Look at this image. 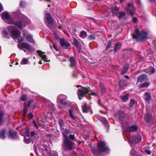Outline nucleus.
Returning a JSON list of instances; mask_svg holds the SVG:
<instances>
[{
  "label": "nucleus",
  "mask_w": 156,
  "mask_h": 156,
  "mask_svg": "<svg viewBox=\"0 0 156 156\" xmlns=\"http://www.w3.org/2000/svg\"><path fill=\"white\" fill-rule=\"evenodd\" d=\"M147 33L144 30L140 32L138 29L135 30V32L133 34V37L136 39L137 42H141L147 39Z\"/></svg>",
  "instance_id": "f257e3e1"
},
{
  "label": "nucleus",
  "mask_w": 156,
  "mask_h": 156,
  "mask_svg": "<svg viewBox=\"0 0 156 156\" xmlns=\"http://www.w3.org/2000/svg\"><path fill=\"white\" fill-rule=\"evenodd\" d=\"M86 94L90 95H93L95 96L98 95L97 94L92 92L90 90L89 87H82V89H79L78 90L77 95L79 99L81 100L82 98Z\"/></svg>",
  "instance_id": "f03ea898"
},
{
  "label": "nucleus",
  "mask_w": 156,
  "mask_h": 156,
  "mask_svg": "<svg viewBox=\"0 0 156 156\" xmlns=\"http://www.w3.org/2000/svg\"><path fill=\"white\" fill-rule=\"evenodd\" d=\"M23 21L24 22L22 23L20 21H17L15 22L14 24L20 29H22L23 26L28 25L30 22V20L26 17H24Z\"/></svg>",
  "instance_id": "7ed1b4c3"
},
{
  "label": "nucleus",
  "mask_w": 156,
  "mask_h": 156,
  "mask_svg": "<svg viewBox=\"0 0 156 156\" xmlns=\"http://www.w3.org/2000/svg\"><path fill=\"white\" fill-rule=\"evenodd\" d=\"M1 17L4 23L10 24V14L9 12H3L1 14Z\"/></svg>",
  "instance_id": "20e7f679"
},
{
  "label": "nucleus",
  "mask_w": 156,
  "mask_h": 156,
  "mask_svg": "<svg viewBox=\"0 0 156 156\" xmlns=\"http://www.w3.org/2000/svg\"><path fill=\"white\" fill-rule=\"evenodd\" d=\"M63 146L67 149L71 151L73 149V144L68 138H66L63 141Z\"/></svg>",
  "instance_id": "39448f33"
},
{
  "label": "nucleus",
  "mask_w": 156,
  "mask_h": 156,
  "mask_svg": "<svg viewBox=\"0 0 156 156\" xmlns=\"http://www.w3.org/2000/svg\"><path fill=\"white\" fill-rule=\"evenodd\" d=\"M98 150L99 152H106L108 150V148L106 146L105 142H100L98 144Z\"/></svg>",
  "instance_id": "423d86ee"
},
{
  "label": "nucleus",
  "mask_w": 156,
  "mask_h": 156,
  "mask_svg": "<svg viewBox=\"0 0 156 156\" xmlns=\"http://www.w3.org/2000/svg\"><path fill=\"white\" fill-rule=\"evenodd\" d=\"M18 46L20 49L21 50H23L24 48H25L26 50L29 51L31 49L30 45L27 43H19L18 44Z\"/></svg>",
  "instance_id": "0eeeda50"
},
{
  "label": "nucleus",
  "mask_w": 156,
  "mask_h": 156,
  "mask_svg": "<svg viewBox=\"0 0 156 156\" xmlns=\"http://www.w3.org/2000/svg\"><path fill=\"white\" fill-rule=\"evenodd\" d=\"M8 137L10 136V131H7L6 129H3L0 132V138L2 139H5L7 136Z\"/></svg>",
  "instance_id": "6e6552de"
},
{
  "label": "nucleus",
  "mask_w": 156,
  "mask_h": 156,
  "mask_svg": "<svg viewBox=\"0 0 156 156\" xmlns=\"http://www.w3.org/2000/svg\"><path fill=\"white\" fill-rule=\"evenodd\" d=\"M46 19L47 22L48 23L49 25H47V26L50 29H53V27L52 26V24L53 22V20L51 17L49 13H47L46 14Z\"/></svg>",
  "instance_id": "1a4fd4ad"
},
{
  "label": "nucleus",
  "mask_w": 156,
  "mask_h": 156,
  "mask_svg": "<svg viewBox=\"0 0 156 156\" xmlns=\"http://www.w3.org/2000/svg\"><path fill=\"white\" fill-rule=\"evenodd\" d=\"M127 10V12L130 14L131 16L133 15L135 12V8L132 3L128 4Z\"/></svg>",
  "instance_id": "9d476101"
},
{
  "label": "nucleus",
  "mask_w": 156,
  "mask_h": 156,
  "mask_svg": "<svg viewBox=\"0 0 156 156\" xmlns=\"http://www.w3.org/2000/svg\"><path fill=\"white\" fill-rule=\"evenodd\" d=\"M23 35L25 37L27 41L31 43H34V41L33 40L32 36L28 33L26 32H23Z\"/></svg>",
  "instance_id": "9b49d317"
},
{
  "label": "nucleus",
  "mask_w": 156,
  "mask_h": 156,
  "mask_svg": "<svg viewBox=\"0 0 156 156\" xmlns=\"http://www.w3.org/2000/svg\"><path fill=\"white\" fill-rule=\"evenodd\" d=\"M115 117L119 120H121L124 118V113L122 111H119L115 114Z\"/></svg>",
  "instance_id": "f8f14e48"
},
{
  "label": "nucleus",
  "mask_w": 156,
  "mask_h": 156,
  "mask_svg": "<svg viewBox=\"0 0 156 156\" xmlns=\"http://www.w3.org/2000/svg\"><path fill=\"white\" fill-rule=\"evenodd\" d=\"M141 137L139 135L137 137H136L134 140H132L130 139H128V143H129L130 145L131 146L132 144H134L140 141L141 140Z\"/></svg>",
  "instance_id": "ddd939ff"
},
{
  "label": "nucleus",
  "mask_w": 156,
  "mask_h": 156,
  "mask_svg": "<svg viewBox=\"0 0 156 156\" xmlns=\"http://www.w3.org/2000/svg\"><path fill=\"white\" fill-rule=\"evenodd\" d=\"M60 45L65 48H67L70 46V44L66 41H65L63 39H60Z\"/></svg>",
  "instance_id": "4468645a"
},
{
  "label": "nucleus",
  "mask_w": 156,
  "mask_h": 156,
  "mask_svg": "<svg viewBox=\"0 0 156 156\" xmlns=\"http://www.w3.org/2000/svg\"><path fill=\"white\" fill-rule=\"evenodd\" d=\"M58 100L57 101L59 100L61 104L63 105H65L66 103V100L67 98L66 96L63 95H61L58 97Z\"/></svg>",
  "instance_id": "2eb2a0df"
},
{
  "label": "nucleus",
  "mask_w": 156,
  "mask_h": 156,
  "mask_svg": "<svg viewBox=\"0 0 156 156\" xmlns=\"http://www.w3.org/2000/svg\"><path fill=\"white\" fill-rule=\"evenodd\" d=\"M60 130L64 136V138H68L67 135L71 133L70 131L67 129H64V128L61 129Z\"/></svg>",
  "instance_id": "dca6fc26"
},
{
  "label": "nucleus",
  "mask_w": 156,
  "mask_h": 156,
  "mask_svg": "<svg viewBox=\"0 0 156 156\" xmlns=\"http://www.w3.org/2000/svg\"><path fill=\"white\" fill-rule=\"evenodd\" d=\"M144 119L145 121L147 122H150L153 120L151 115L150 114H146L145 115Z\"/></svg>",
  "instance_id": "f3484780"
},
{
  "label": "nucleus",
  "mask_w": 156,
  "mask_h": 156,
  "mask_svg": "<svg viewBox=\"0 0 156 156\" xmlns=\"http://www.w3.org/2000/svg\"><path fill=\"white\" fill-rule=\"evenodd\" d=\"M147 76L145 74H143L139 76L137 78V83L142 82L147 80Z\"/></svg>",
  "instance_id": "a211bd4d"
},
{
  "label": "nucleus",
  "mask_w": 156,
  "mask_h": 156,
  "mask_svg": "<svg viewBox=\"0 0 156 156\" xmlns=\"http://www.w3.org/2000/svg\"><path fill=\"white\" fill-rule=\"evenodd\" d=\"M37 53L38 54V55L40 57L42 58V59H43L44 61L48 62V61L46 59V55H45V53L43 52H42L40 50H37Z\"/></svg>",
  "instance_id": "6ab92c4d"
},
{
  "label": "nucleus",
  "mask_w": 156,
  "mask_h": 156,
  "mask_svg": "<svg viewBox=\"0 0 156 156\" xmlns=\"http://www.w3.org/2000/svg\"><path fill=\"white\" fill-rule=\"evenodd\" d=\"M20 32L17 30H13L12 31L11 36L13 38H16L20 34Z\"/></svg>",
  "instance_id": "aec40b11"
},
{
  "label": "nucleus",
  "mask_w": 156,
  "mask_h": 156,
  "mask_svg": "<svg viewBox=\"0 0 156 156\" xmlns=\"http://www.w3.org/2000/svg\"><path fill=\"white\" fill-rule=\"evenodd\" d=\"M128 130L131 132H135L138 129V127L136 125H132L127 127Z\"/></svg>",
  "instance_id": "412c9836"
},
{
  "label": "nucleus",
  "mask_w": 156,
  "mask_h": 156,
  "mask_svg": "<svg viewBox=\"0 0 156 156\" xmlns=\"http://www.w3.org/2000/svg\"><path fill=\"white\" fill-rule=\"evenodd\" d=\"M129 65L128 64H125L124 65L123 69L121 70L120 73L122 75H123L125 74L126 73V72L127 71L128 69L129 68Z\"/></svg>",
  "instance_id": "4be33fe9"
},
{
  "label": "nucleus",
  "mask_w": 156,
  "mask_h": 156,
  "mask_svg": "<svg viewBox=\"0 0 156 156\" xmlns=\"http://www.w3.org/2000/svg\"><path fill=\"white\" fill-rule=\"evenodd\" d=\"M110 9L112 12L116 16L118 15L119 9L117 7L113 6L110 8Z\"/></svg>",
  "instance_id": "5701e85b"
},
{
  "label": "nucleus",
  "mask_w": 156,
  "mask_h": 156,
  "mask_svg": "<svg viewBox=\"0 0 156 156\" xmlns=\"http://www.w3.org/2000/svg\"><path fill=\"white\" fill-rule=\"evenodd\" d=\"M121 43L120 42H117L115 45V47L114 48V51L115 52L119 50L121 48Z\"/></svg>",
  "instance_id": "b1692460"
},
{
  "label": "nucleus",
  "mask_w": 156,
  "mask_h": 156,
  "mask_svg": "<svg viewBox=\"0 0 156 156\" xmlns=\"http://www.w3.org/2000/svg\"><path fill=\"white\" fill-rule=\"evenodd\" d=\"M90 107L88 106L86 104H85L83 106H82V111L84 113H87L88 110L90 109Z\"/></svg>",
  "instance_id": "393cba45"
},
{
  "label": "nucleus",
  "mask_w": 156,
  "mask_h": 156,
  "mask_svg": "<svg viewBox=\"0 0 156 156\" xmlns=\"http://www.w3.org/2000/svg\"><path fill=\"white\" fill-rule=\"evenodd\" d=\"M126 82L124 80H121L119 83V86L121 88H123L126 85Z\"/></svg>",
  "instance_id": "a878e982"
},
{
  "label": "nucleus",
  "mask_w": 156,
  "mask_h": 156,
  "mask_svg": "<svg viewBox=\"0 0 156 156\" xmlns=\"http://www.w3.org/2000/svg\"><path fill=\"white\" fill-rule=\"evenodd\" d=\"M144 97L145 98V100L147 101H150L151 99V95L149 93L147 92L145 93L144 94Z\"/></svg>",
  "instance_id": "bb28decb"
},
{
  "label": "nucleus",
  "mask_w": 156,
  "mask_h": 156,
  "mask_svg": "<svg viewBox=\"0 0 156 156\" xmlns=\"http://www.w3.org/2000/svg\"><path fill=\"white\" fill-rule=\"evenodd\" d=\"M70 66L73 67L75 65V59L73 57H70Z\"/></svg>",
  "instance_id": "cd10ccee"
},
{
  "label": "nucleus",
  "mask_w": 156,
  "mask_h": 156,
  "mask_svg": "<svg viewBox=\"0 0 156 156\" xmlns=\"http://www.w3.org/2000/svg\"><path fill=\"white\" fill-rule=\"evenodd\" d=\"M58 123L60 127V129L63 128V126H65V124L63 120L62 119H60L58 120Z\"/></svg>",
  "instance_id": "c85d7f7f"
},
{
  "label": "nucleus",
  "mask_w": 156,
  "mask_h": 156,
  "mask_svg": "<svg viewBox=\"0 0 156 156\" xmlns=\"http://www.w3.org/2000/svg\"><path fill=\"white\" fill-rule=\"evenodd\" d=\"M150 84V83L148 82H145L142 83L140 86V88H144L148 87Z\"/></svg>",
  "instance_id": "c756f323"
},
{
  "label": "nucleus",
  "mask_w": 156,
  "mask_h": 156,
  "mask_svg": "<svg viewBox=\"0 0 156 156\" xmlns=\"http://www.w3.org/2000/svg\"><path fill=\"white\" fill-rule=\"evenodd\" d=\"M37 135V134L35 133L34 132L32 131L30 133V137L32 140V141H34L36 136Z\"/></svg>",
  "instance_id": "7c9ffc66"
},
{
  "label": "nucleus",
  "mask_w": 156,
  "mask_h": 156,
  "mask_svg": "<svg viewBox=\"0 0 156 156\" xmlns=\"http://www.w3.org/2000/svg\"><path fill=\"white\" fill-rule=\"evenodd\" d=\"M128 99L129 95L128 94H126L123 95L121 98L122 100L124 101H128Z\"/></svg>",
  "instance_id": "2f4dec72"
},
{
  "label": "nucleus",
  "mask_w": 156,
  "mask_h": 156,
  "mask_svg": "<svg viewBox=\"0 0 156 156\" xmlns=\"http://www.w3.org/2000/svg\"><path fill=\"white\" fill-rule=\"evenodd\" d=\"M16 136V133L14 131H10V138L14 139Z\"/></svg>",
  "instance_id": "473e14b6"
},
{
  "label": "nucleus",
  "mask_w": 156,
  "mask_h": 156,
  "mask_svg": "<svg viewBox=\"0 0 156 156\" xmlns=\"http://www.w3.org/2000/svg\"><path fill=\"white\" fill-rule=\"evenodd\" d=\"M4 113L2 111H0V126L2 125L3 122V116Z\"/></svg>",
  "instance_id": "72a5a7b5"
},
{
  "label": "nucleus",
  "mask_w": 156,
  "mask_h": 156,
  "mask_svg": "<svg viewBox=\"0 0 156 156\" xmlns=\"http://www.w3.org/2000/svg\"><path fill=\"white\" fill-rule=\"evenodd\" d=\"M101 88V91L103 93H104L105 92L106 90L105 89L104 85L101 82L99 84Z\"/></svg>",
  "instance_id": "f704fd0d"
},
{
  "label": "nucleus",
  "mask_w": 156,
  "mask_h": 156,
  "mask_svg": "<svg viewBox=\"0 0 156 156\" xmlns=\"http://www.w3.org/2000/svg\"><path fill=\"white\" fill-rule=\"evenodd\" d=\"M126 15L125 12L124 11L120 12H119L118 17L119 19H121Z\"/></svg>",
  "instance_id": "c9c22d12"
},
{
  "label": "nucleus",
  "mask_w": 156,
  "mask_h": 156,
  "mask_svg": "<svg viewBox=\"0 0 156 156\" xmlns=\"http://www.w3.org/2000/svg\"><path fill=\"white\" fill-rule=\"evenodd\" d=\"M87 34V33L86 31L83 30L81 32L80 37L82 38H84Z\"/></svg>",
  "instance_id": "e433bc0d"
},
{
  "label": "nucleus",
  "mask_w": 156,
  "mask_h": 156,
  "mask_svg": "<svg viewBox=\"0 0 156 156\" xmlns=\"http://www.w3.org/2000/svg\"><path fill=\"white\" fill-rule=\"evenodd\" d=\"M95 35H90L88 37V39L89 40H94L95 39Z\"/></svg>",
  "instance_id": "4c0bfd02"
},
{
  "label": "nucleus",
  "mask_w": 156,
  "mask_h": 156,
  "mask_svg": "<svg viewBox=\"0 0 156 156\" xmlns=\"http://www.w3.org/2000/svg\"><path fill=\"white\" fill-rule=\"evenodd\" d=\"M73 43L74 45L76 47H78L79 46V42L77 40L76 38L73 39Z\"/></svg>",
  "instance_id": "58836bf2"
},
{
  "label": "nucleus",
  "mask_w": 156,
  "mask_h": 156,
  "mask_svg": "<svg viewBox=\"0 0 156 156\" xmlns=\"http://www.w3.org/2000/svg\"><path fill=\"white\" fill-rule=\"evenodd\" d=\"M69 116L71 118V119L73 120H74L75 119V117L73 115L71 110H69Z\"/></svg>",
  "instance_id": "ea45409f"
},
{
  "label": "nucleus",
  "mask_w": 156,
  "mask_h": 156,
  "mask_svg": "<svg viewBox=\"0 0 156 156\" xmlns=\"http://www.w3.org/2000/svg\"><path fill=\"white\" fill-rule=\"evenodd\" d=\"M136 153V151L134 149V148H133L131 150L130 152V154L132 156H135Z\"/></svg>",
  "instance_id": "a19ab883"
},
{
  "label": "nucleus",
  "mask_w": 156,
  "mask_h": 156,
  "mask_svg": "<svg viewBox=\"0 0 156 156\" xmlns=\"http://www.w3.org/2000/svg\"><path fill=\"white\" fill-rule=\"evenodd\" d=\"M104 125L106 126L107 128L109 127V124L107 120L106 119H104L103 121H102Z\"/></svg>",
  "instance_id": "79ce46f5"
},
{
  "label": "nucleus",
  "mask_w": 156,
  "mask_h": 156,
  "mask_svg": "<svg viewBox=\"0 0 156 156\" xmlns=\"http://www.w3.org/2000/svg\"><path fill=\"white\" fill-rule=\"evenodd\" d=\"M135 103V101L134 99H132L130 100L129 103V106L130 107H132L134 105Z\"/></svg>",
  "instance_id": "37998d69"
},
{
  "label": "nucleus",
  "mask_w": 156,
  "mask_h": 156,
  "mask_svg": "<svg viewBox=\"0 0 156 156\" xmlns=\"http://www.w3.org/2000/svg\"><path fill=\"white\" fill-rule=\"evenodd\" d=\"M24 142L27 144H28L30 143L31 141H32L33 142V141H32V140L31 139H26L25 138H24Z\"/></svg>",
  "instance_id": "c03bdc74"
},
{
  "label": "nucleus",
  "mask_w": 156,
  "mask_h": 156,
  "mask_svg": "<svg viewBox=\"0 0 156 156\" xmlns=\"http://www.w3.org/2000/svg\"><path fill=\"white\" fill-rule=\"evenodd\" d=\"M20 99L23 101H24L27 99V97L26 95H23L20 98Z\"/></svg>",
  "instance_id": "a18cd8bd"
},
{
  "label": "nucleus",
  "mask_w": 156,
  "mask_h": 156,
  "mask_svg": "<svg viewBox=\"0 0 156 156\" xmlns=\"http://www.w3.org/2000/svg\"><path fill=\"white\" fill-rule=\"evenodd\" d=\"M28 62V60L26 58H24L23 59L21 62V64H26Z\"/></svg>",
  "instance_id": "49530a36"
},
{
  "label": "nucleus",
  "mask_w": 156,
  "mask_h": 156,
  "mask_svg": "<svg viewBox=\"0 0 156 156\" xmlns=\"http://www.w3.org/2000/svg\"><path fill=\"white\" fill-rule=\"evenodd\" d=\"M27 111H28V109L27 108L25 107L23 108V115L24 116H25L26 115Z\"/></svg>",
  "instance_id": "de8ad7c7"
},
{
  "label": "nucleus",
  "mask_w": 156,
  "mask_h": 156,
  "mask_svg": "<svg viewBox=\"0 0 156 156\" xmlns=\"http://www.w3.org/2000/svg\"><path fill=\"white\" fill-rule=\"evenodd\" d=\"M8 33L6 31H5V30H4L3 31V36L5 37V38H8V37H7V36L8 35Z\"/></svg>",
  "instance_id": "09e8293b"
},
{
  "label": "nucleus",
  "mask_w": 156,
  "mask_h": 156,
  "mask_svg": "<svg viewBox=\"0 0 156 156\" xmlns=\"http://www.w3.org/2000/svg\"><path fill=\"white\" fill-rule=\"evenodd\" d=\"M112 44V41H109L108 42V45L107 46L106 48L108 49H109L111 46Z\"/></svg>",
  "instance_id": "8fccbe9b"
},
{
  "label": "nucleus",
  "mask_w": 156,
  "mask_h": 156,
  "mask_svg": "<svg viewBox=\"0 0 156 156\" xmlns=\"http://www.w3.org/2000/svg\"><path fill=\"white\" fill-rule=\"evenodd\" d=\"M144 152L148 155H150L151 153V151L147 149H145L144 150Z\"/></svg>",
  "instance_id": "3c124183"
},
{
  "label": "nucleus",
  "mask_w": 156,
  "mask_h": 156,
  "mask_svg": "<svg viewBox=\"0 0 156 156\" xmlns=\"http://www.w3.org/2000/svg\"><path fill=\"white\" fill-rule=\"evenodd\" d=\"M33 123L34 125V126L37 129H38V125L34 120H33Z\"/></svg>",
  "instance_id": "603ef678"
},
{
  "label": "nucleus",
  "mask_w": 156,
  "mask_h": 156,
  "mask_svg": "<svg viewBox=\"0 0 156 156\" xmlns=\"http://www.w3.org/2000/svg\"><path fill=\"white\" fill-rule=\"evenodd\" d=\"M25 5V3L24 2L21 1L20 2V7H24Z\"/></svg>",
  "instance_id": "864d4df0"
},
{
  "label": "nucleus",
  "mask_w": 156,
  "mask_h": 156,
  "mask_svg": "<svg viewBox=\"0 0 156 156\" xmlns=\"http://www.w3.org/2000/svg\"><path fill=\"white\" fill-rule=\"evenodd\" d=\"M24 38L22 37H20L18 38V41L21 42L24 41Z\"/></svg>",
  "instance_id": "5fc2aeb1"
},
{
  "label": "nucleus",
  "mask_w": 156,
  "mask_h": 156,
  "mask_svg": "<svg viewBox=\"0 0 156 156\" xmlns=\"http://www.w3.org/2000/svg\"><path fill=\"white\" fill-rule=\"evenodd\" d=\"M4 9V8L2 5L1 3H0V12L3 11Z\"/></svg>",
  "instance_id": "6e6d98bb"
},
{
  "label": "nucleus",
  "mask_w": 156,
  "mask_h": 156,
  "mask_svg": "<svg viewBox=\"0 0 156 156\" xmlns=\"http://www.w3.org/2000/svg\"><path fill=\"white\" fill-rule=\"evenodd\" d=\"M54 35L55 36V38L57 40H60V37L56 33L54 34Z\"/></svg>",
  "instance_id": "4d7b16f0"
},
{
  "label": "nucleus",
  "mask_w": 156,
  "mask_h": 156,
  "mask_svg": "<svg viewBox=\"0 0 156 156\" xmlns=\"http://www.w3.org/2000/svg\"><path fill=\"white\" fill-rule=\"evenodd\" d=\"M132 20L134 23H135L137 22V19L136 17H133Z\"/></svg>",
  "instance_id": "13d9d810"
},
{
  "label": "nucleus",
  "mask_w": 156,
  "mask_h": 156,
  "mask_svg": "<svg viewBox=\"0 0 156 156\" xmlns=\"http://www.w3.org/2000/svg\"><path fill=\"white\" fill-rule=\"evenodd\" d=\"M69 137L70 139L73 140L74 139V135H69Z\"/></svg>",
  "instance_id": "bf43d9fd"
},
{
  "label": "nucleus",
  "mask_w": 156,
  "mask_h": 156,
  "mask_svg": "<svg viewBox=\"0 0 156 156\" xmlns=\"http://www.w3.org/2000/svg\"><path fill=\"white\" fill-rule=\"evenodd\" d=\"M29 117L30 119H32L33 118V115L31 113H30L29 114Z\"/></svg>",
  "instance_id": "052dcab7"
},
{
  "label": "nucleus",
  "mask_w": 156,
  "mask_h": 156,
  "mask_svg": "<svg viewBox=\"0 0 156 156\" xmlns=\"http://www.w3.org/2000/svg\"><path fill=\"white\" fill-rule=\"evenodd\" d=\"M151 74H153L155 73V70L154 68L151 67Z\"/></svg>",
  "instance_id": "680f3d73"
},
{
  "label": "nucleus",
  "mask_w": 156,
  "mask_h": 156,
  "mask_svg": "<svg viewBox=\"0 0 156 156\" xmlns=\"http://www.w3.org/2000/svg\"><path fill=\"white\" fill-rule=\"evenodd\" d=\"M33 101L32 100H30L29 101L28 103V107H29Z\"/></svg>",
  "instance_id": "e2e57ef3"
},
{
  "label": "nucleus",
  "mask_w": 156,
  "mask_h": 156,
  "mask_svg": "<svg viewBox=\"0 0 156 156\" xmlns=\"http://www.w3.org/2000/svg\"><path fill=\"white\" fill-rule=\"evenodd\" d=\"M53 47L56 51H58L57 48L55 46V45L54 44H53Z\"/></svg>",
  "instance_id": "0e129e2a"
},
{
  "label": "nucleus",
  "mask_w": 156,
  "mask_h": 156,
  "mask_svg": "<svg viewBox=\"0 0 156 156\" xmlns=\"http://www.w3.org/2000/svg\"><path fill=\"white\" fill-rule=\"evenodd\" d=\"M153 43L154 44V47L156 48V40H154L153 41Z\"/></svg>",
  "instance_id": "69168bd1"
},
{
  "label": "nucleus",
  "mask_w": 156,
  "mask_h": 156,
  "mask_svg": "<svg viewBox=\"0 0 156 156\" xmlns=\"http://www.w3.org/2000/svg\"><path fill=\"white\" fill-rule=\"evenodd\" d=\"M52 156H58V154L57 152H55L54 155Z\"/></svg>",
  "instance_id": "338daca9"
},
{
  "label": "nucleus",
  "mask_w": 156,
  "mask_h": 156,
  "mask_svg": "<svg viewBox=\"0 0 156 156\" xmlns=\"http://www.w3.org/2000/svg\"><path fill=\"white\" fill-rule=\"evenodd\" d=\"M26 133L27 136H29V132L27 131L26 132Z\"/></svg>",
  "instance_id": "774afa93"
}]
</instances>
